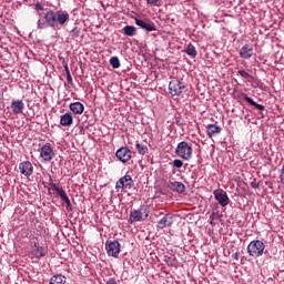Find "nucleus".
Returning a JSON list of instances; mask_svg holds the SVG:
<instances>
[{
  "instance_id": "obj_1",
  "label": "nucleus",
  "mask_w": 284,
  "mask_h": 284,
  "mask_svg": "<svg viewBox=\"0 0 284 284\" xmlns=\"http://www.w3.org/2000/svg\"><path fill=\"white\" fill-rule=\"evenodd\" d=\"M70 21V13L68 11L59 10L52 11L50 9L43 14V18H39L37 22L38 30H45V28H52L57 30L58 26L63 28Z\"/></svg>"
},
{
  "instance_id": "obj_13",
  "label": "nucleus",
  "mask_w": 284,
  "mask_h": 284,
  "mask_svg": "<svg viewBox=\"0 0 284 284\" xmlns=\"http://www.w3.org/2000/svg\"><path fill=\"white\" fill-rule=\"evenodd\" d=\"M174 223L172 214H165L156 224L158 230H165V227H172Z\"/></svg>"
},
{
  "instance_id": "obj_23",
  "label": "nucleus",
  "mask_w": 284,
  "mask_h": 284,
  "mask_svg": "<svg viewBox=\"0 0 284 284\" xmlns=\"http://www.w3.org/2000/svg\"><path fill=\"white\" fill-rule=\"evenodd\" d=\"M244 101H246V103H250V105H253L254 108H256V110H265V106L263 104H258L256 103L252 98L245 95L244 97Z\"/></svg>"
},
{
  "instance_id": "obj_26",
  "label": "nucleus",
  "mask_w": 284,
  "mask_h": 284,
  "mask_svg": "<svg viewBox=\"0 0 284 284\" xmlns=\"http://www.w3.org/2000/svg\"><path fill=\"white\" fill-rule=\"evenodd\" d=\"M59 196L61 197L62 201H64V203L67 204V207L72 206V202H70V197H68V193H65V191H61Z\"/></svg>"
},
{
  "instance_id": "obj_37",
  "label": "nucleus",
  "mask_w": 284,
  "mask_h": 284,
  "mask_svg": "<svg viewBox=\"0 0 284 284\" xmlns=\"http://www.w3.org/2000/svg\"><path fill=\"white\" fill-rule=\"evenodd\" d=\"M211 221H214V213L210 215Z\"/></svg>"
},
{
  "instance_id": "obj_36",
  "label": "nucleus",
  "mask_w": 284,
  "mask_h": 284,
  "mask_svg": "<svg viewBox=\"0 0 284 284\" xmlns=\"http://www.w3.org/2000/svg\"><path fill=\"white\" fill-rule=\"evenodd\" d=\"M239 253H234L233 258H235V261H239Z\"/></svg>"
},
{
  "instance_id": "obj_14",
  "label": "nucleus",
  "mask_w": 284,
  "mask_h": 284,
  "mask_svg": "<svg viewBox=\"0 0 284 284\" xmlns=\"http://www.w3.org/2000/svg\"><path fill=\"white\" fill-rule=\"evenodd\" d=\"M252 57H254V47H252V44H244L240 49V58L247 60L252 59Z\"/></svg>"
},
{
  "instance_id": "obj_3",
  "label": "nucleus",
  "mask_w": 284,
  "mask_h": 284,
  "mask_svg": "<svg viewBox=\"0 0 284 284\" xmlns=\"http://www.w3.org/2000/svg\"><path fill=\"white\" fill-rule=\"evenodd\" d=\"M193 152L194 150L190 142L182 141L178 143L175 148V155L179 156V159H183V161H191Z\"/></svg>"
},
{
  "instance_id": "obj_4",
  "label": "nucleus",
  "mask_w": 284,
  "mask_h": 284,
  "mask_svg": "<svg viewBox=\"0 0 284 284\" xmlns=\"http://www.w3.org/2000/svg\"><path fill=\"white\" fill-rule=\"evenodd\" d=\"M265 252V243L261 240H254L247 245V254L253 256V258H258Z\"/></svg>"
},
{
  "instance_id": "obj_24",
  "label": "nucleus",
  "mask_w": 284,
  "mask_h": 284,
  "mask_svg": "<svg viewBox=\"0 0 284 284\" xmlns=\"http://www.w3.org/2000/svg\"><path fill=\"white\" fill-rule=\"evenodd\" d=\"M185 52L189 57H192L193 59L196 57V54H199V52H196V48L192 43L187 44Z\"/></svg>"
},
{
  "instance_id": "obj_31",
  "label": "nucleus",
  "mask_w": 284,
  "mask_h": 284,
  "mask_svg": "<svg viewBox=\"0 0 284 284\" xmlns=\"http://www.w3.org/2000/svg\"><path fill=\"white\" fill-rule=\"evenodd\" d=\"M173 168H178V169L183 168V162L180 159H175L173 161Z\"/></svg>"
},
{
  "instance_id": "obj_29",
  "label": "nucleus",
  "mask_w": 284,
  "mask_h": 284,
  "mask_svg": "<svg viewBox=\"0 0 284 284\" xmlns=\"http://www.w3.org/2000/svg\"><path fill=\"white\" fill-rule=\"evenodd\" d=\"M70 37H72V39H79V37H81V29H79V27L73 28L70 31Z\"/></svg>"
},
{
  "instance_id": "obj_11",
  "label": "nucleus",
  "mask_w": 284,
  "mask_h": 284,
  "mask_svg": "<svg viewBox=\"0 0 284 284\" xmlns=\"http://www.w3.org/2000/svg\"><path fill=\"white\" fill-rule=\"evenodd\" d=\"M40 156L41 159H43V161L50 162L52 161V159H54V150H52V146L50 144H44L41 148Z\"/></svg>"
},
{
  "instance_id": "obj_28",
  "label": "nucleus",
  "mask_w": 284,
  "mask_h": 284,
  "mask_svg": "<svg viewBox=\"0 0 284 284\" xmlns=\"http://www.w3.org/2000/svg\"><path fill=\"white\" fill-rule=\"evenodd\" d=\"M34 10L38 12V17H40V19H43V13H41L43 12V3L37 2L34 4Z\"/></svg>"
},
{
  "instance_id": "obj_5",
  "label": "nucleus",
  "mask_w": 284,
  "mask_h": 284,
  "mask_svg": "<svg viewBox=\"0 0 284 284\" xmlns=\"http://www.w3.org/2000/svg\"><path fill=\"white\" fill-rule=\"evenodd\" d=\"M183 90H185V84L179 80H172L169 83V92L172 97H181Z\"/></svg>"
},
{
  "instance_id": "obj_19",
  "label": "nucleus",
  "mask_w": 284,
  "mask_h": 284,
  "mask_svg": "<svg viewBox=\"0 0 284 284\" xmlns=\"http://www.w3.org/2000/svg\"><path fill=\"white\" fill-rule=\"evenodd\" d=\"M206 133L209 139H212V136H216V134H221V126L216 124H209L206 126Z\"/></svg>"
},
{
  "instance_id": "obj_10",
  "label": "nucleus",
  "mask_w": 284,
  "mask_h": 284,
  "mask_svg": "<svg viewBox=\"0 0 284 284\" xmlns=\"http://www.w3.org/2000/svg\"><path fill=\"white\" fill-rule=\"evenodd\" d=\"M134 21H135V26H138L142 30H145L146 32H154L156 30L154 22L150 20H141L139 18H134Z\"/></svg>"
},
{
  "instance_id": "obj_32",
  "label": "nucleus",
  "mask_w": 284,
  "mask_h": 284,
  "mask_svg": "<svg viewBox=\"0 0 284 284\" xmlns=\"http://www.w3.org/2000/svg\"><path fill=\"white\" fill-rule=\"evenodd\" d=\"M51 189L57 191V193L60 195L61 192H63V189H61L58 184H51Z\"/></svg>"
},
{
  "instance_id": "obj_9",
  "label": "nucleus",
  "mask_w": 284,
  "mask_h": 284,
  "mask_svg": "<svg viewBox=\"0 0 284 284\" xmlns=\"http://www.w3.org/2000/svg\"><path fill=\"white\" fill-rule=\"evenodd\" d=\"M132 183H134V181L132 180V176H130L129 174H125L116 182L115 189L116 190H132Z\"/></svg>"
},
{
  "instance_id": "obj_30",
  "label": "nucleus",
  "mask_w": 284,
  "mask_h": 284,
  "mask_svg": "<svg viewBox=\"0 0 284 284\" xmlns=\"http://www.w3.org/2000/svg\"><path fill=\"white\" fill-rule=\"evenodd\" d=\"M237 73L240 74V77H242V79H254L250 73H247V71L245 70H239Z\"/></svg>"
},
{
  "instance_id": "obj_18",
  "label": "nucleus",
  "mask_w": 284,
  "mask_h": 284,
  "mask_svg": "<svg viewBox=\"0 0 284 284\" xmlns=\"http://www.w3.org/2000/svg\"><path fill=\"white\" fill-rule=\"evenodd\" d=\"M31 254L36 258H43V256H45V251L42 246H39V244L34 242L32 245Z\"/></svg>"
},
{
  "instance_id": "obj_22",
  "label": "nucleus",
  "mask_w": 284,
  "mask_h": 284,
  "mask_svg": "<svg viewBox=\"0 0 284 284\" xmlns=\"http://www.w3.org/2000/svg\"><path fill=\"white\" fill-rule=\"evenodd\" d=\"M123 32L125 37H136V28L134 26H125Z\"/></svg>"
},
{
  "instance_id": "obj_27",
  "label": "nucleus",
  "mask_w": 284,
  "mask_h": 284,
  "mask_svg": "<svg viewBox=\"0 0 284 284\" xmlns=\"http://www.w3.org/2000/svg\"><path fill=\"white\" fill-rule=\"evenodd\" d=\"M135 148H136L138 154H141V155L148 154V146L145 144L136 143Z\"/></svg>"
},
{
  "instance_id": "obj_15",
  "label": "nucleus",
  "mask_w": 284,
  "mask_h": 284,
  "mask_svg": "<svg viewBox=\"0 0 284 284\" xmlns=\"http://www.w3.org/2000/svg\"><path fill=\"white\" fill-rule=\"evenodd\" d=\"M168 187L173 192H178V194H183V192H185V184H183V182L170 180L168 183Z\"/></svg>"
},
{
  "instance_id": "obj_12",
  "label": "nucleus",
  "mask_w": 284,
  "mask_h": 284,
  "mask_svg": "<svg viewBox=\"0 0 284 284\" xmlns=\"http://www.w3.org/2000/svg\"><path fill=\"white\" fill-rule=\"evenodd\" d=\"M20 174L23 176H32L34 172V166H32V162L24 161L19 164Z\"/></svg>"
},
{
  "instance_id": "obj_21",
  "label": "nucleus",
  "mask_w": 284,
  "mask_h": 284,
  "mask_svg": "<svg viewBox=\"0 0 284 284\" xmlns=\"http://www.w3.org/2000/svg\"><path fill=\"white\" fill-rule=\"evenodd\" d=\"M49 284H65V276L58 274L50 278Z\"/></svg>"
},
{
  "instance_id": "obj_17",
  "label": "nucleus",
  "mask_w": 284,
  "mask_h": 284,
  "mask_svg": "<svg viewBox=\"0 0 284 284\" xmlns=\"http://www.w3.org/2000/svg\"><path fill=\"white\" fill-rule=\"evenodd\" d=\"M74 123V118L72 116V113L68 112L61 115L60 118V125L63 128H70Z\"/></svg>"
},
{
  "instance_id": "obj_7",
  "label": "nucleus",
  "mask_w": 284,
  "mask_h": 284,
  "mask_svg": "<svg viewBox=\"0 0 284 284\" xmlns=\"http://www.w3.org/2000/svg\"><path fill=\"white\" fill-rule=\"evenodd\" d=\"M213 194L215 201H217L222 207H227V205H230V197L227 196V192L224 190H215L213 191Z\"/></svg>"
},
{
  "instance_id": "obj_34",
  "label": "nucleus",
  "mask_w": 284,
  "mask_h": 284,
  "mask_svg": "<svg viewBox=\"0 0 284 284\" xmlns=\"http://www.w3.org/2000/svg\"><path fill=\"white\" fill-rule=\"evenodd\" d=\"M146 3L149 6H156V3H159V0H146Z\"/></svg>"
},
{
  "instance_id": "obj_16",
  "label": "nucleus",
  "mask_w": 284,
  "mask_h": 284,
  "mask_svg": "<svg viewBox=\"0 0 284 284\" xmlns=\"http://www.w3.org/2000/svg\"><path fill=\"white\" fill-rule=\"evenodd\" d=\"M26 109V104L23 100H13L11 102V110L13 114H23V110Z\"/></svg>"
},
{
  "instance_id": "obj_35",
  "label": "nucleus",
  "mask_w": 284,
  "mask_h": 284,
  "mask_svg": "<svg viewBox=\"0 0 284 284\" xmlns=\"http://www.w3.org/2000/svg\"><path fill=\"white\" fill-rule=\"evenodd\" d=\"M106 284H118L114 278H109L106 281Z\"/></svg>"
},
{
  "instance_id": "obj_33",
  "label": "nucleus",
  "mask_w": 284,
  "mask_h": 284,
  "mask_svg": "<svg viewBox=\"0 0 284 284\" xmlns=\"http://www.w3.org/2000/svg\"><path fill=\"white\" fill-rule=\"evenodd\" d=\"M65 72L68 83H72V74H70V69H68V67H65Z\"/></svg>"
},
{
  "instance_id": "obj_6",
  "label": "nucleus",
  "mask_w": 284,
  "mask_h": 284,
  "mask_svg": "<svg viewBox=\"0 0 284 284\" xmlns=\"http://www.w3.org/2000/svg\"><path fill=\"white\" fill-rule=\"evenodd\" d=\"M105 250L109 256H113V258H116V256L121 254V244L116 240L106 242Z\"/></svg>"
},
{
  "instance_id": "obj_8",
  "label": "nucleus",
  "mask_w": 284,
  "mask_h": 284,
  "mask_svg": "<svg viewBox=\"0 0 284 284\" xmlns=\"http://www.w3.org/2000/svg\"><path fill=\"white\" fill-rule=\"evenodd\" d=\"M115 156L121 163H128L132 159V151L128 146H122L115 152Z\"/></svg>"
},
{
  "instance_id": "obj_20",
  "label": "nucleus",
  "mask_w": 284,
  "mask_h": 284,
  "mask_svg": "<svg viewBox=\"0 0 284 284\" xmlns=\"http://www.w3.org/2000/svg\"><path fill=\"white\" fill-rule=\"evenodd\" d=\"M69 109L71 110V112H73V114H81L82 112H84L85 106L81 102H73L69 105Z\"/></svg>"
},
{
  "instance_id": "obj_2",
  "label": "nucleus",
  "mask_w": 284,
  "mask_h": 284,
  "mask_svg": "<svg viewBox=\"0 0 284 284\" xmlns=\"http://www.w3.org/2000/svg\"><path fill=\"white\" fill-rule=\"evenodd\" d=\"M150 216V206L141 205L139 209L132 210L130 212V221L131 223H143V221H148Z\"/></svg>"
},
{
  "instance_id": "obj_25",
  "label": "nucleus",
  "mask_w": 284,
  "mask_h": 284,
  "mask_svg": "<svg viewBox=\"0 0 284 284\" xmlns=\"http://www.w3.org/2000/svg\"><path fill=\"white\" fill-rule=\"evenodd\" d=\"M109 63L114 70H119V68H121V61L116 57H112Z\"/></svg>"
}]
</instances>
